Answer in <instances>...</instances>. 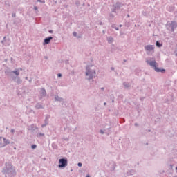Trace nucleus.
<instances>
[{
  "instance_id": "nucleus-1",
  "label": "nucleus",
  "mask_w": 177,
  "mask_h": 177,
  "mask_svg": "<svg viewBox=\"0 0 177 177\" xmlns=\"http://www.w3.org/2000/svg\"><path fill=\"white\" fill-rule=\"evenodd\" d=\"M2 174L6 175L5 176L15 177L16 176V169L13 167V165L10 163H6L5 167L2 169Z\"/></svg>"
},
{
  "instance_id": "nucleus-2",
  "label": "nucleus",
  "mask_w": 177,
  "mask_h": 177,
  "mask_svg": "<svg viewBox=\"0 0 177 177\" xmlns=\"http://www.w3.org/2000/svg\"><path fill=\"white\" fill-rule=\"evenodd\" d=\"M86 77L88 81L93 80L95 75H96V69L93 68V65H88L86 67Z\"/></svg>"
},
{
  "instance_id": "nucleus-3",
  "label": "nucleus",
  "mask_w": 177,
  "mask_h": 177,
  "mask_svg": "<svg viewBox=\"0 0 177 177\" xmlns=\"http://www.w3.org/2000/svg\"><path fill=\"white\" fill-rule=\"evenodd\" d=\"M146 62L147 64H149V66H151L152 68L156 71V73H165V69H160L157 67V62H156V60H147Z\"/></svg>"
},
{
  "instance_id": "nucleus-4",
  "label": "nucleus",
  "mask_w": 177,
  "mask_h": 177,
  "mask_svg": "<svg viewBox=\"0 0 177 177\" xmlns=\"http://www.w3.org/2000/svg\"><path fill=\"white\" fill-rule=\"evenodd\" d=\"M166 27L169 31L174 32L177 27V24L176 21H171V23H167Z\"/></svg>"
},
{
  "instance_id": "nucleus-5",
  "label": "nucleus",
  "mask_w": 177,
  "mask_h": 177,
  "mask_svg": "<svg viewBox=\"0 0 177 177\" xmlns=\"http://www.w3.org/2000/svg\"><path fill=\"white\" fill-rule=\"evenodd\" d=\"M7 145H10L9 139H6L2 136L0 137V148L5 147Z\"/></svg>"
},
{
  "instance_id": "nucleus-6",
  "label": "nucleus",
  "mask_w": 177,
  "mask_h": 177,
  "mask_svg": "<svg viewBox=\"0 0 177 177\" xmlns=\"http://www.w3.org/2000/svg\"><path fill=\"white\" fill-rule=\"evenodd\" d=\"M59 168H64L67 167V159L66 158H61L59 160Z\"/></svg>"
},
{
  "instance_id": "nucleus-7",
  "label": "nucleus",
  "mask_w": 177,
  "mask_h": 177,
  "mask_svg": "<svg viewBox=\"0 0 177 177\" xmlns=\"http://www.w3.org/2000/svg\"><path fill=\"white\" fill-rule=\"evenodd\" d=\"M145 50H146L147 55H149V52H154V46L147 45L145 46Z\"/></svg>"
},
{
  "instance_id": "nucleus-8",
  "label": "nucleus",
  "mask_w": 177,
  "mask_h": 177,
  "mask_svg": "<svg viewBox=\"0 0 177 177\" xmlns=\"http://www.w3.org/2000/svg\"><path fill=\"white\" fill-rule=\"evenodd\" d=\"M50 118V115H46V118L44 120V124H41V128H45L46 125H49V119Z\"/></svg>"
},
{
  "instance_id": "nucleus-9",
  "label": "nucleus",
  "mask_w": 177,
  "mask_h": 177,
  "mask_svg": "<svg viewBox=\"0 0 177 177\" xmlns=\"http://www.w3.org/2000/svg\"><path fill=\"white\" fill-rule=\"evenodd\" d=\"M136 174V170L131 169H129L126 172L127 176H133V175H135Z\"/></svg>"
},
{
  "instance_id": "nucleus-10",
  "label": "nucleus",
  "mask_w": 177,
  "mask_h": 177,
  "mask_svg": "<svg viewBox=\"0 0 177 177\" xmlns=\"http://www.w3.org/2000/svg\"><path fill=\"white\" fill-rule=\"evenodd\" d=\"M53 39V37L52 36L45 38L43 45H48V44H50V41H52Z\"/></svg>"
},
{
  "instance_id": "nucleus-11",
  "label": "nucleus",
  "mask_w": 177,
  "mask_h": 177,
  "mask_svg": "<svg viewBox=\"0 0 177 177\" xmlns=\"http://www.w3.org/2000/svg\"><path fill=\"white\" fill-rule=\"evenodd\" d=\"M37 129H38V127L35 126L34 124L28 126V131L34 132V131H37Z\"/></svg>"
},
{
  "instance_id": "nucleus-12",
  "label": "nucleus",
  "mask_w": 177,
  "mask_h": 177,
  "mask_svg": "<svg viewBox=\"0 0 177 177\" xmlns=\"http://www.w3.org/2000/svg\"><path fill=\"white\" fill-rule=\"evenodd\" d=\"M46 97V90L45 88H41L40 89V98L43 99V97Z\"/></svg>"
},
{
  "instance_id": "nucleus-13",
  "label": "nucleus",
  "mask_w": 177,
  "mask_h": 177,
  "mask_svg": "<svg viewBox=\"0 0 177 177\" xmlns=\"http://www.w3.org/2000/svg\"><path fill=\"white\" fill-rule=\"evenodd\" d=\"M55 102H61L62 103H64V98L59 97L58 95H55Z\"/></svg>"
},
{
  "instance_id": "nucleus-14",
  "label": "nucleus",
  "mask_w": 177,
  "mask_h": 177,
  "mask_svg": "<svg viewBox=\"0 0 177 177\" xmlns=\"http://www.w3.org/2000/svg\"><path fill=\"white\" fill-rule=\"evenodd\" d=\"M108 44H113L114 42V38L113 37H108L106 38Z\"/></svg>"
},
{
  "instance_id": "nucleus-15",
  "label": "nucleus",
  "mask_w": 177,
  "mask_h": 177,
  "mask_svg": "<svg viewBox=\"0 0 177 177\" xmlns=\"http://www.w3.org/2000/svg\"><path fill=\"white\" fill-rule=\"evenodd\" d=\"M115 6L116 7V9L119 10V9H121V8L122 7V4L120 2H118L115 4Z\"/></svg>"
},
{
  "instance_id": "nucleus-16",
  "label": "nucleus",
  "mask_w": 177,
  "mask_h": 177,
  "mask_svg": "<svg viewBox=\"0 0 177 177\" xmlns=\"http://www.w3.org/2000/svg\"><path fill=\"white\" fill-rule=\"evenodd\" d=\"M12 73H13V74H15L17 77H19V75H20V71H19V69H15L12 71Z\"/></svg>"
},
{
  "instance_id": "nucleus-17",
  "label": "nucleus",
  "mask_w": 177,
  "mask_h": 177,
  "mask_svg": "<svg viewBox=\"0 0 177 177\" xmlns=\"http://www.w3.org/2000/svg\"><path fill=\"white\" fill-rule=\"evenodd\" d=\"M111 12H112L113 13H116V12H117V10H118V9H117V7H116L115 5H113V6H112V8L111 9Z\"/></svg>"
},
{
  "instance_id": "nucleus-18",
  "label": "nucleus",
  "mask_w": 177,
  "mask_h": 177,
  "mask_svg": "<svg viewBox=\"0 0 177 177\" xmlns=\"http://www.w3.org/2000/svg\"><path fill=\"white\" fill-rule=\"evenodd\" d=\"M35 109H37V110L39 109H44V106H42V104H41L40 103H37L35 105Z\"/></svg>"
},
{
  "instance_id": "nucleus-19",
  "label": "nucleus",
  "mask_w": 177,
  "mask_h": 177,
  "mask_svg": "<svg viewBox=\"0 0 177 177\" xmlns=\"http://www.w3.org/2000/svg\"><path fill=\"white\" fill-rule=\"evenodd\" d=\"M156 46L158 47V48H161V46H162V44L160 43V41H157L156 42Z\"/></svg>"
},
{
  "instance_id": "nucleus-20",
  "label": "nucleus",
  "mask_w": 177,
  "mask_h": 177,
  "mask_svg": "<svg viewBox=\"0 0 177 177\" xmlns=\"http://www.w3.org/2000/svg\"><path fill=\"white\" fill-rule=\"evenodd\" d=\"M17 84H21V80H20L19 77H17V80H16Z\"/></svg>"
},
{
  "instance_id": "nucleus-21",
  "label": "nucleus",
  "mask_w": 177,
  "mask_h": 177,
  "mask_svg": "<svg viewBox=\"0 0 177 177\" xmlns=\"http://www.w3.org/2000/svg\"><path fill=\"white\" fill-rule=\"evenodd\" d=\"M123 85L125 88H129V86H131V85L129 84V83H127V82H124Z\"/></svg>"
},
{
  "instance_id": "nucleus-22",
  "label": "nucleus",
  "mask_w": 177,
  "mask_h": 177,
  "mask_svg": "<svg viewBox=\"0 0 177 177\" xmlns=\"http://www.w3.org/2000/svg\"><path fill=\"white\" fill-rule=\"evenodd\" d=\"M37 136L38 138H41V136H45V133H37Z\"/></svg>"
},
{
  "instance_id": "nucleus-23",
  "label": "nucleus",
  "mask_w": 177,
  "mask_h": 177,
  "mask_svg": "<svg viewBox=\"0 0 177 177\" xmlns=\"http://www.w3.org/2000/svg\"><path fill=\"white\" fill-rule=\"evenodd\" d=\"M112 28H115V30H116V31H118V30H120V28L117 26H115V25H111Z\"/></svg>"
},
{
  "instance_id": "nucleus-24",
  "label": "nucleus",
  "mask_w": 177,
  "mask_h": 177,
  "mask_svg": "<svg viewBox=\"0 0 177 177\" xmlns=\"http://www.w3.org/2000/svg\"><path fill=\"white\" fill-rule=\"evenodd\" d=\"M31 149H37V145H32V146H31Z\"/></svg>"
},
{
  "instance_id": "nucleus-25",
  "label": "nucleus",
  "mask_w": 177,
  "mask_h": 177,
  "mask_svg": "<svg viewBox=\"0 0 177 177\" xmlns=\"http://www.w3.org/2000/svg\"><path fill=\"white\" fill-rule=\"evenodd\" d=\"M115 167H116V165H115V164L113 162V163L112 171H114V169H115Z\"/></svg>"
},
{
  "instance_id": "nucleus-26",
  "label": "nucleus",
  "mask_w": 177,
  "mask_h": 177,
  "mask_svg": "<svg viewBox=\"0 0 177 177\" xmlns=\"http://www.w3.org/2000/svg\"><path fill=\"white\" fill-rule=\"evenodd\" d=\"M37 2H39L40 3H45V1L42 0H37Z\"/></svg>"
},
{
  "instance_id": "nucleus-27",
  "label": "nucleus",
  "mask_w": 177,
  "mask_h": 177,
  "mask_svg": "<svg viewBox=\"0 0 177 177\" xmlns=\"http://www.w3.org/2000/svg\"><path fill=\"white\" fill-rule=\"evenodd\" d=\"M52 146H53V149H57V146H56V145L53 143Z\"/></svg>"
},
{
  "instance_id": "nucleus-28",
  "label": "nucleus",
  "mask_w": 177,
  "mask_h": 177,
  "mask_svg": "<svg viewBox=\"0 0 177 177\" xmlns=\"http://www.w3.org/2000/svg\"><path fill=\"white\" fill-rule=\"evenodd\" d=\"M100 133H101V135H104V131H103V130H100Z\"/></svg>"
},
{
  "instance_id": "nucleus-29",
  "label": "nucleus",
  "mask_w": 177,
  "mask_h": 177,
  "mask_svg": "<svg viewBox=\"0 0 177 177\" xmlns=\"http://www.w3.org/2000/svg\"><path fill=\"white\" fill-rule=\"evenodd\" d=\"M12 17H16V12H13L12 14Z\"/></svg>"
},
{
  "instance_id": "nucleus-30",
  "label": "nucleus",
  "mask_w": 177,
  "mask_h": 177,
  "mask_svg": "<svg viewBox=\"0 0 177 177\" xmlns=\"http://www.w3.org/2000/svg\"><path fill=\"white\" fill-rule=\"evenodd\" d=\"M77 166H78V167H82V162L77 163Z\"/></svg>"
},
{
  "instance_id": "nucleus-31",
  "label": "nucleus",
  "mask_w": 177,
  "mask_h": 177,
  "mask_svg": "<svg viewBox=\"0 0 177 177\" xmlns=\"http://www.w3.org/2000/svg\"><path fill=\"white\" fill-rule=\"evenodd\" d=\"M110 17H111V19H114V15L113 14H111Z\"/></svg>"
},
{
  "instance_id": "nucleus-32",
  "label": "nucleus",
  "mask_w": 177,
  "mask_h": 177,
  "mask_svg": "<svg viewBox=\"0 0 177 177\" xmlns=\"http://www.w3.org/2000/svg\"><path fill=\"white\" fill-rule=\"evenodd\" d=\"M73 37H77V32H73Z\"/></svg>"
},
{
  "instance_id": "nucleus-33",
  "label": "nucleus",
  "mask_w": 177,
  "mask_h": 177,
  "mask_svg": "<svg viewBox=\"0 0 177 177\" xmlns=\"http://www.w3.org/2000/svg\"><path fill=\"white\" fill-rule=\"evenodd\" d=\"M57 77H58V78H60V77H62V73H58Z\"/></svg>"
},
{
  "instance_id": "nucleus-34",
  "label": "nucleus",
  "mask_w": 177,
  "mask_h": 177,
  "mask_svg": "<svg viewBox=\"0 0 177 177\" xmlns=\"http://www.w3.org/2000/svg\"><path fill=\"white\" fill-rule=\"evenodd\" d=\"M48 32H49L50 34H53V30H50L48 31Z\"/></svg>"
},
{
  "instance_id": "nucleus-35",
  "label": "nucleus",
  "mask_w": 177,
  "mask_h": 177,
  "mask_svg": "<svg viewBox=\"0 0 177 177\" xmlns=\"http://www.w3.org/2000/svg\"><path fill=\"white\" fill-rule=\"evenodd\" d=\"M34 9H35V10H38V7L37 6H35Z\"/></svg>"
},
{
  "instance_id": "nucleus-36",
  "label": "nucleus",
  "mask_w": 177,
  "mask_h": 177,
  "mask_svg": "<svg viewBox=\"0 0 177 177\" xmlns=\"http://www.w3.org/2000/svg\"><path fill=\"white\" fill-rule=\"evenodd\" d=\"M10 132H11L12 133H15V129H11Z\"/></svg>"
},
{
  "instance_id": "nucleus-37",
  "label": "nucleus",
  "mask_w": 177,
  "mask_h": 177,
  "mask_svg": "<svg viewBox=\"0 0 177 177\" xmlns=\"http://www.w3.org/2000/svg\"><path fill=\"white\" fill-rule=\"evenodd\" d=\"M134 125H135V127H139V124H138V123H135Z\"/></svg>"
},
{
  "instance_id": "nucleus-38",
  "label": "nucleus",
  "mask_w": 177,
  "mask_h": 177,
  "mask_svg": "<svg viewBox=\"0 0 177 177\" xmlns=\"http://www.w3.org/2000/svg\"><path fill=\"white\" fill-rule=\"evenodd\" d=\"M4 42H5V40H2V41H1V44H3V45Z\"/></svg>"
},
{
  "instance_id": "nucleus-39",
  "label": "nucleus",
  "mask_w": 177,
  "mask_h": 177,
  "mask_svg": "<svg viewBox=\"0 0 177 177\" xmlns=\"http://www.w3.org/2000/svg\"><path fill=\"white\" fill-rule=\"evenodd\" d=\"M19 71H23V68H18Z\"/></svg>"
},
{
  "instance_id": "nucleus-40",
  "label": "nucleus",
  "mask_w": 177,
  "mask_h": 177,
  "mask_svg": "<svg viewBox=\"0 0 177 177\" xmlns=\"http://www.w3.org/2000/svg\"><path fill=\"white\" fill-rule=\"evenodd\" d=\"M6 37L5 36V37H3V41H6Z\"/></svg>"
},
{
  "instance_id": "nucleus-41",
  "label": "nucleus",
  "mask_w": 177,
  "mask_h": 177,
  "mask_svg": "<svg viewBox=\"0 0 177 177\" xmlns=\"http://www.w3.org/2000/svg\"><path fill=\"white\" fill-rule=\"evenodd\" d=\"M111 70L114 71V67H111Z\"/></svg>"
},
{
  "instance_id": "nucleus-42",
  "label": "nucleus",
  "mask_w": 177,
  "mask_h": 177,
  "mask_svg": "<svg viewBox=\"0 0 177 177\" xmlns=\"http://www.w3.org/2000/svg\"><path fill=\"white\" fill-rule=\"evenodd\" d=\"M104 87L101 88V91H104Z\"/></svg>"
},
{
  "instance_id": "nucleus-43",
  "label": "nucleus",
  "mask_w": 177,
  "mask_h": 177,
  "mask_svg": "<svg viewBox=\"0 0 177 177\" xmlns=\"http://www.w3.org/2000/svg\"><path fill=\"white\" fill-rule=\"evenodd\" d=\"M107 105V103L106 102H104V106H106Z\"/></svg>"
},
{
  "instance_id": "nucleus-44",
  "label": "nucleus",
  "mask_w": 177,
  "mask_h": 177,
  "mask_svg": "<svg viewBox=\"0 0 177 177\" xmlns=\"http://www.w3.org/2000/svg\"><path fill=\"white\" fill-rule=\"evenodd\" d=\"M28 81H29V82H31L32 81V80L30 79V80H28Z\"/></svg>"
},
{
  "instance_id": "nucleus-45",
  "label": "nucleus",
  "mask_w": 177,
  "mask_h": 177,
  "mask_svg": "<svg viewBox=\"0 0 177 177\" xmlns=\"http://www.w3.org/2000/svg\"><path fill=\"white\" fill-rule=\"evenodd\" d=\"M25 80H28V77H26Z\"/></svg>"
},
{
  "instance_id": "nucleus-46",
  "label": "nucleus",
  "mask_w": 177,
  "mask_h": 177,
  "mask_svg": "<svg viewBox=\"0 0 177 177\" xmlns=\"http://www.w3.org/2000/svg\"><path fill=\"white\" fill-rule=\"evenodd\" d=\"M9 45H10L9 44H7V45H6V44H5V46H9Z\"/></svg>"
},
{
  "instance_id": "nucleus-47",
  "label": "nucleus",
  "mask_w": 177,
  "mask_h": 177,
  "mask_svg": "<svg viewBox=\"0 0 177 177\" xmlns=\"http://www.w3.org/2000/svg\"><path fill=\"white\" fill-rule=\"evenodd\" d=\"M86 177H91V176H89L88 174V175H86Z\"/></svg>"
},
{
  "instance_id": "nucleus-48",
  "label": "nucleus",
  "mask_w": 177,
  "mask_h": 177,
  "mask_svg": "<svg viewBox=\"0 0 177 177\" xmlns=\"http://www.w3.org/2000/svg\"><path fill=\"white\" fill-rule=\"evenodd\" d=\"M148 132H151V130L149 129V130H148Z\"/></svg>"
},
{
  "instance_id": "nucleus-49",
  "label": "nucleus",
  "mask_w": 177,
  "mask_h": 177,
  "mask_svg": "<svg viewBox=\"0 0 177 177\" xmlns=\"http://www.w3.org/2000/svg\"><path fill=\"white\" fill-rule=\"evenodd\" d=\"M103 32V34H105V32H104V30H103V32Z\"/></svg>"
},
{
  "instance_id": "nucleus-50",
  "label": "nucleus",
  "mask_w": 177,
  "mask_h": 177,
  "mask_svg": "<svg viewBox=\"0 0 177 177\" xmlns=\"http://www.w3.org/2000/svg\"><path fill=\"white\" fill-rule=\"evenodd\" d=\"M108 129H111V127L108 128Z\"/></svg>"
},
{
  "instance_id": "nucleus-51",
  "label": "nucleus",
  "mask_w": 177,
  "mask_h": 177,
  "mask_svg": "<svg viewBox=\"0 0 177 177\" xmlns=\"http://www.w3.org/2000/svg\"><path fill=\"white\" fill-rule=\"evenodd\" d=\"M127 17H129V15H127Z\"/></svg>"
},
{
  "instance_id": "nucleus-52",
  "label": "nucleus",
  "mask_w": 177,
  "mask_h": 177,
  "mask_svg": "<svg viewBox=\"0 0 177 177\" xmlns=\"http://www.w3.org/2000/svg\"><path fill=\"white\" fill-rule=\"evenodd\" d=\"M120 27H122V25H120Z\"/></svg>"
},
{
  "instance_id": "nucleus-53",
  "label": "nucleus",
  "mask_w": 177,
  "mask_h": 177,
  "mask_svg": "<svg viewBox=\"0 0 177 177\" xmlns=\"http://www.w3.org/2000/svg\"><path fill=\"white\" fill-rule=\"evenodd\" d=\"M100 24V26H102V22Z\"/></svg>"
},
{
  "instance_id": "nucleus-54",
  "label": "nucleus",
  "mask_w": 177,
  "mask_h": 177,
  "mask_svg": "<svg viewBox=\"0 0 177 177\" xmlns=\"http://www.w3.org/2000/svg\"><path fill=\"white\" fill-rule=\"evenodd\" d=\"M124 62H127V60H126V59H124Z\"/></svg>"
},
{
  "instance_id": "nucleus-55",
  "label": "nucleus",
  "mask_w": 177,
  "mask_h": 177,
  "mask_svg": "<svg viewBox=\"0 0 177 177\" xmlns=\"http://www.w3.org/2000/svg\"><path fill=\"white\" fill-rule=\"evenodd\" d=\"M113 102H114V100H112V102H113Z\"/></svg>"
},
{
  "instance_id": "nucleus-56",
  "label": "nucleus",
  "mask_w": 177,
  "mask_h": 177,
  "mask_svg": "<svg viewBox=\"0 0 177 177\" xmlns=\"http://www.w3.org/2000/svg\"><path fill=\"white\" fill-rule=\"evenodd\" d=\"M45 59H48V57H45Z\"/></svg>"
},
{
  "instance_id": "nucleus-57",
  "label": "nucleus",
  "mask_w": 177,
  "mask_h": 177,
  "mask_svg": "<svg viewBox=\"0 0 177 177\" xmlns=\"http://www.w3.org/2000/svg\"><path fill=\"white\" fill-rule=\"evenodd\" d=\"M141 100H143V98H141Z\"/></svg>"
}]
</instances>
